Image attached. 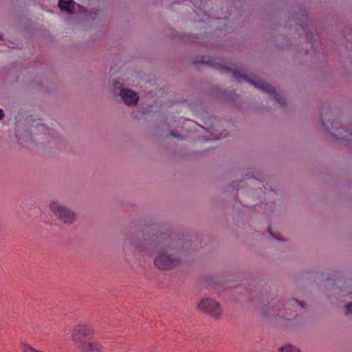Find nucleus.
<instances>
[{"instance_id":"f257e3e1","label":"nucleus","mask_w":352,"mask_h":352,"mask_svg":"<svg viewBox=\"0 0 352 352\" xmlns=\"http://www.w3.org/2000/svg\"><path fill=\"white\" fill-rule=\"evenodd\" d=\"M180 261V258L175 254L173 249L166 247L157 252L154 264L157 269L167 270L178 266Z\"/></svg>"},{"instance_id":"f03ea898","label":"nucleus","mask_w":352,"mask_h":352,"mask_svg":"<svg viewBox=\"0 0 352 352\" xmlns=\"http://www.w3.org/2000/svg\"><path fill=\"white\" fill-rule=\"evenodd\" d=\"M96 334V330L93 324L79 322L75 324L70 331V339L76 346L86 339L92 338Z\"/></svg>"},{"instance_id":"7ed1b4c3","label":"nucleus","mask_w":352,"mask_h":352,"mask_svg":"<svg viewBox=\"0 0 352 352\" xmlns=\"http://www.w3.org/2000/svg\"><path fill=\"white\" fill-rule=\"evenodd\" d=\"M197 309L198 311L208 314L214 319H219L223 313L220 303L210 298L201 299L197 303Z\"/></svg>"},{"instance_id":"20e7f679","label":"nucleus","mask_w":352,"mask_h":352,"mask_svg":"<svg viewBox=\"0 0 352 352\" xmlns=\"http://www.w3.org/2000/svg\"><path fill=\"white\" fill-rule=\"evenodd\" d=\"M50 207L54 216L63 223L72 224L76 219L74 211L58 201H52Z\"/></svg>"},{"instance_id":"39448f33","label":"nucleus","mask_w":352,"mask_h":352,"mask_svg":"<svg viewBox=\"0 0 352 352\" xmlns=\"http://www.w3.org/2000/svg\"><path fill=\"white\" fill-rule=\"evenodd\" d=\"M75 347L79 352H103L104 350L101 342L91 338L85 340Z\"/></svg>"},{"instance_id":"423d86ee","label":"nucleus","mask_w":352,"mask_h":352,"mask_svg":"<svg viewBox=\"0 0 352 352\" xmlns=\"http://www.w3.org/2000/svg\"><path fill=\"white\" fill-rule=\"evenodd\" d=\"M248 80L249 82H250V83L254 85L255 87L266 91L267 93L272 94L280 104H284L285 103V99L279 96V95L275 91L274 88L270 85L269 84L260 80Z\"/></svg>"},{"instance_id":"0eeeda50","label":"nucleus","mask_w":352,"mask_h":352,"mask_svg":"<svg viewBox=\"0 0 352 352\" xmlns=\"http://www.w3.org/2000/svg\"><path fill=\"white\" fill-rule=\"evenodd\" d=\"M120 96L124 103L129 106L136 105L139 100L137 93L129 89H122L120 91Z\"/></svg>"},{"instance_id":"6e6552de","label":"nucleus","mask_w":352,"mask_h":352,"mask_svg":"<svg viewBox=\"0 0 352 352\" xmlns=\"http://www.w3.org/2000/svg\"><path fill=\"white\" fill-rule=\"evenodd\" d=\"M58 6L62 10L71 14L74 11V6L70 0H59Z\"/></svg>"},{"instance_id":"1a4fd4ad","label":"nucleus","mask_w":352,"mask_h":352,"mask_svg":"<svg viewBox=\"0 0 352 352\" xmlns=\"http://www.w3.org/2000/svg\"><path fill=\"white\" fill-rule=\"evenodd\" d=\"M279 352H300L296 346L288 344L279 349Z\"/></svg>"},{"instance_id":"9d476101","label":"nucleus","mask_w":352,"mask_h":352,"mask_svg":"<svg viewBox=\"0 0 352 352\" xmlns=\"http://www.w3.org/2000/svg\"><path fill=\"white\" fill-rule=\"evenodd\" d=\"M233 75L238 80H240V79H248L245 77V74H241L239 71H236V70H234L233 72Z\"/></svg>"},{"instance_id":"9b49d317","label":"nucleus","mask_w":352,"mask_h":352,"mask_svg":"<svg viewBox=\"0 0 352 352\" xmlns=\"http://www.w3.org/2000/svg\"><path fill=\"white\" fill-rule=\"evenodd\" d=\"M346 312L352 314V303L346 305Z\"/></svg>"},{"instance_id":"f8f14e48","label":"nucleus","mask_w":352,"mask_h":352,"mask_svg":"<svg viewBox=\"0 0 352 352\" xmlns=\"http://www.w3.org/2000/svg\"><path fill=\"white\" fill-rule=\"evenodd\" d=\"M323 115H324V113H322L321 118L322 120L323 125H324L327 127V130H329V127L328 124H326L325 122L323 121V120L325 118H324Z\"/></svg>"},{"instance_id":"ddd939ff","label":"nucleus","mask_w":352,"mask_h":352,"mask_svg":"<svg viewBox=\"0 0 352 352\" xmlns=\"http://www.w3.org/2000/svg\"><path fill=\"white\" fill-rule=\"evenodd\" d=\"M4 113L2 109H0V120L4 118Z\"/></svg>"},{"instance_id":"4468645a","label":"nucleus","mask_w":352,"mask_h":352,"mask_svg":"<svg viewBox=\"0 0 352 352\" xmlns=\"http://www.w3.org/2000/svg\"><path fill=\"white\" fill-rule=\"evenodd\" d=\"M200 63H208V61H206L204 60V58H201V60L199 61Z\"/></svg>"},{"instance_id":"2eb2a0df","label":"nucleus","mask_w":352,"mask_h":352,"mask_svg":"<svg viewBox=\"0 0 352 352\" xmlns=\"http://www.w3.org/2000/svg\"><path fill=\"white\" fill-rule=\"evenodd\" d=\"M222 69H223V70H225V71H229V70H230V68H228V67H223Z\"/></svg>"},{"instance_id":"dca6fc26","label":"nucleus","mask_w":352,"mask_h":352,"mask_svg":"<svg viewBox=\"0 0 352 352\" xmlns=\"http://www.w3.org/2000/svg\"><path fill=\"white\" fill-rule=\"evenodd\" d=\"M171 135H172L173 136H174V137H178V135H176V133H171Z\"/></svg>"},{"instance_id":"f3484780","label":"nucleus","mask_w":352,"mask_h":352,"mask_svg":"<svg viewBox=\"0 0 352 352\" xmlns=\"http://www.w3.org/2000/svg\"><path fill=\"white\" fill-rule=\"evenodd\" d=\"M0 40H3L2 36H0Z\"/></svg>"}]
</instances>
